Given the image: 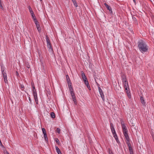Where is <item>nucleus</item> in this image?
<instances>
[{
  "mask_svg": "<svg viewBox=\"0 0 154 154\" xmlns=\"http://www.w3.org/2000/svg\"><path fill=\"white\" fill-rule=\"evenodd\" d=\"M32 87V90H35L36 89H35V86H33Z\"/></svg>",
  "mask_w": 154,
  "mask_h": 154,
  "instance_id": "40",
  "label": "nucleus"
},
{
  "mask_svg": "<svg viewBox=\"0 0 154 154\" xmlns=\"http://www.w3.org/2000/svg\"><path fill=\"white\" fill-rule=\"evenodd\" d=\"M29 101L30 102V103H31L32 101H31V98H30V97H29Z\"/></svg>",
  "mask_w": 154,
  "mask_h": 154,
  "instance_id": "38",
  "label": "nucleus"
},
{
  "mask_svg": "<svg viewBox=\"0 0 154 154\" xmlns=\"http://www.w3.org/2000/svg\"><path fill=\"white\" fill-rule=\"evenodd\" d=\"M71 95L72 97H75L74 92L73 93L71 94Z\"/></svg>",
  "mask_w": 154,
  "mask_h": 154,
  "instance_id": "33",
  "label": "nucleus"
},
{
  "mask_svg": "<svg viewBox=\"0 0 154 154\" xmlns=\"http://www.w3.org/2000/svg\"><path fill=\"white\" fill-rule=\"evenodd\" d=\"M60 131V129L59 128H57L56 130V132L58 133L59 134Z\"/></svg>",
  "mask_w": 154,
  "mask_h": 154,
  "instance_id": "26",
  "label": "nucleus"
},
{
  "mask_svg": "<svg viewBox=\"0 0 154 154\" xmlns=\"http://www.w3.org/2000/svg\"><path fill=\"white\" fill-rule=\"evenodd\" d=\"M51 118H54L55 117V114L53 112H52L51 113Z\"/></svg>",
  "mask_w": 154,
  "mask_h": 154,
  "instance_id": "17",
  "label": "nucleus"
},
{
  "mask_svg": "<svg viewBox=\"0 0 154 154\" xmlns=\"http://www.w3.org/2000/svg\"><path fill=\"white\" fill-rule=\"evenodd\" d=\"M82 76L85 85L88 83L87 78L85 73L83 72L82 73Z\"/></svg>",
  "mask_w": 154,
  "mask_h": 154,
  "instance_id": "6",
  "label": "nucleus"
},
{
  "mask_svg": "<svg viewBox=\"0 0 154 154\" xmlns=\"http://www.w3.org/2000/svg\"><path fill=\"white\" fill-rule=\"evenodd\" d=\"M68 85L69 89L72 88V83L71 81H69L68 83Z\"/></svg>",
  "mask_w": 154,
  "mask_h": 154,
  "instance_id": "14",
  "label": "nucleus"
},
{
  "mask_svg": "<svg viewBox=\"0 0 154 154\" xmlns=\"http://www.w3.org/2000/svg\"><path fill=\"white\" fill-rule=\"evenodd\" d=\"M55 148L56 151L58 154H62L60 149L57 146H56Z\"/></svg>",
  "mask_w": 154,
  "mask_h": 154,
  "instance_id": "13",
  "label": "nucleus"
},
{
  "mask_svg": "<svg viewBox=\"0 0 154 154\" xmlns=\"http://www.w3.org/2000/svg\"><path fill=\"white\" fill-rule=\"evenodd\" d=\"M99 91L101 96V97L102 98V99L103 100L104 98V95L102 90L100 87H99Z\"/></svg>",
  "mask_w": 154,
  "mask_h": 154,
  "instance_id": "8",
  "label": "nucleus"
},
{
  "mask_svg": "<svg viewBox=\"0 0 154 154\" xmlns=\"http://www.w3.org/2000/svg\"><path fill=\"white\" fill-rule=\"evenodd\" d=\"M120 122L122 125L124 135L127 141L128 142H129L130 141V139L128 133V131L127 129L122 120H121Z\"/></svg>",
  "mask_w": 154,
  "mask_h": 154,
  "instance_id": "2",
  "label": "nucleus"
},
{
  "mask_svg": "<svg viewBox=\"0 0 154 154\" xmlns=\"http://www.w3.org/2000/svg\"><path fill=\"white\" fill-rule=\"evenodd\" d=\"M68 77H69V76H68V75H67L66 76V79H68Z\"/></svg>",
  "mask_w": 154,
  "mask_h": 154,
  "instance_id": "41",
  "label": "nucleus"
},
{
  "mask_svg": "<svg viewBox=\"0 0 154 154\" xmlns=\"http://www.w3.org/2000/svg\"><path fill=\"white\" fill-rule=\"evenodd\" d=\"M41 2L42 1V0H40Z\"/></svg>",
  "mask_w": 154,
  "mask_h": 154,
  "instance_id": "44",
  "label": "nucleus"
},
{
  "mask_svg": "<svg viewBox=\"0 0 154 154\" xmlns=\"http://www.w3.org/2000/svg\"><path fill=\"white\" fill-rule=\"evenodd\" d=\"M72 0V2H74V0Z\"/></svg>",
  "mask_w": 154,
  "mask_h": 154,
  "instance_id": "43",
  "label": "nucleus"
},
{
  "mask_svg": "<svg viewBox=\"0 0 154 154\" xmlns=\"http://www.w3.org/2000/svg\"><path fill=\"white\" fill-rule=\"evenodd\" d=\"M72 98L73 99V101L74 102V103L75 104H76V99L75 97H72Z\"/></svg>",
  "mask_w": 154,
  "mask_h": 154,
  "instance_id": "24",
  "label": "nucleus"
},
{
  "mask_svg": "<svg viewBox=\"0 0 154 154\" xmlns=\"http://www.w3.org/2000/svg\"><path fill=\"white\" fill-rule=\"evenodd\" d=\"M4 153L5 154H9V152L7 151H4Z\"/></svg>",
  "mask_w": 154,
  "mask_h": 154,
  "instance_id": "34",
  "label": "nucleus"
},
{
  "mask_svg": "<svg viewBox=\"0 0 154 154\" xmlns=\"http://www.w3.org/2000/svg\"><path fill=\"white\" fill-rule=\"evenodd\" d=\"M46 41L47 42V45L48 47V48H49L50 49L52 48V47H51V43L50 42V41L49 40V38L48 36H46Z\"/></svg>",
  "mask_w": 154,
  "mask_h": 154,
  "instance_id": "7",
  "label": "nucleus"
},
{
  "mask_svg": "<svg viewBox=\"0 0 154 154\" xmlns=\"http://www.w3.org/2000/svg\"><path fill=\"white\" fill-rule=\"evenodd\" d=\"M104 5L107 8V9L109 10V11H111L112 9L111 7L108 5L106 3H104Z\"/></svg>",
  "mask_w": 154,
  "mask_h": 154,
  "instance_id": "11",
  "label": "nucleus"
},
{
  "mask_svg": "<svg viewBox=\"0 0 154 154\" xmlns=\"http://www.w3.org/2000/svg\"><path fill=\"white\" fill-rule=\"evenodd\" d=\"M85 85H86V86H87L88 88V89L90 90H91V88H90V87L89 85V83L85 84Z\"/></svg>",
  "mask_w": 154,
  "mask_h": 154,
  "instance_id": "23",
  "label": "nucleus"
},
{
  "mask_svg": "<svg viewBox=\"0 0 154 154\" xmlns=\"http://www.w3.org/2000/svg\"><path fill=\"white\" fill-rule=\"evenodd\" d=\"M35 102L37 104L38 103L37 94V93L33 94Z\"/></svg>",
  "mask_w": 154,
  "mask_h": 154,
  "instance_id": "9",
  "label": "nucleus"
},
{
  "mask_svg": "<svg viewBox=\"0 0 154 154\" xmlns=\"http://www.w3.org/2000/svg\"><path fill=\"white\" fill-rule=\"evenodd\" d=\"M20 88L23 91L24 90V87L23 85H20Z\"/></svg>",
  "mask_w": 154,
  "mask_h": 154,
  "instance_id": "27",
  "label": "nucleus"
},
{
  "mask_svg": "<svg viewBox=\"0 0 154 154\" xmlns=\"http://www.w3.org/2000/svg\"><path fill=\"white\" fill-rule=\"evenodd\" d=\"M110 127L114 137L115 138L117 142H118L117 140H118V137L116 134L114 127L112 123H111L110 124Z\"/></svg>",
  "mask_w": 154,
  "mask_h": 154,
  "instance_id": "3",
  "label": "nucleus"
},
{
  "mask_svg": "<svg viewBox=\"0 0 154 154\" xmlns=\"http://www.w3.org/2000/svg\"><path fill=\"white\" fill-rule=\"evenodd\" d=\"M42 130L44 135L46 134L45 130L44 128H42Z\"/></svg>",
  "mask_w": 154,
  "mask_h": 154,
  "instance_id": "19",
  "label": "nucleus"
},
{
  "mask_svg": "<svg viewBox=\"0 0 154 154\" xmlns=\"http://www.w3.org/2000/svg\"><path fill=\"white\" fill-rule=\"evenodd\" d=\"M36 26L37 28H39V27H40V25L39 24H36Z\"/></svg>",
  "mask_w": 154,
  "mask_h": 154,
  "instance_id": "36",
  "label": "nucleus"
},
{
  "mask_svg": "<svg viewBox=\"0 0 154 154\" xmlns=\"http://www.w3.org/2000/svg\"><path fill=\"white\" fill-rule=\"evenodd\" d=\"M69 90L71 94L72 93H74L73 90V88L69 89Z\"/></svg>",
  "mask_w": 154,
  "mask_h": 154,
  "instance_id": "28",
  "label": "nucleus"
},
{
  "mask_svg": "<svg viewBox=\"0 0 154 154\" xmlns=\"http://www.w3.org/2000/svg\"><path fill=\"white\" fill-rule=\"evenodd\" d=\"M38 30V32H40V31L41 30V29H40V28L39 27V28H37Z\"/></svg>",
  "mask_w": 154,
  "mask_h": 154,
  "instance_id": "37",
  "label": "nucleus"
},
{
  "mask_svg": "<svg viewBox=\"0 0 154 154\" xmlns=\"http://www.w3.org/2000/svg\"><path fill=\"white\" fill-rule=\"evenodd\" d=\"M32 92H33V94L37 93L36 90L35 89V90H32Z\"/></svg>",
  "mask_w": 154,
  "mask_h": 154,
  "instance_id": "32",
  "label": "nucleus"
},
{
  "mask_svg": "<svg viewBox=\"0 0 154 154\" xmlns=\"http://www.w3.org/2000/svg\"><path fill=\"white\" fill-rule=\"evenodd\" d=\"M137 47L142 53L147 52L148 49V46L146 43L142 40H140L138 42Z\"/></svg>",
  "mask_w": 154,
  "mask_h": 154,
  "instance_id": "1",
  "label": "nucleus"
},
{
  "mask_svg": "<svg viewBox=\"0 0 154 154\" xmlns=\"http://www.w3.org/2000/svg\"><path fill=\"white\" fill-rule=\"evenodd\" d=\"M140 99L141 103L143 104L144 105L145 104V100L144 99L143 97H141L140 98Z\"/></svg>",
  "mask_w": 154,
  "mask_h": 154,
  "instance_id": "12",
  "label": "nucleus"
},
{
  "mask_svg": "<svg viewBox=\"0 0 154 154\" xmlns=\"http://www.w3.org/2000/svg\"><path fill=\"white\" fill-rule=\"evenodd\" d=\"M30 14H31V16L32 17V18L33 19H35V18H36V17L35 15V14L33 13V11H32L31 12H30Z\"/></svg>",
  "mask_w": 154,
  "mask_h": 154,
  "instance_id": "15",
  "label": "nucleus"
},
{
  "mask_svg": "<svg viewBox=\"0 0 154 154\" xmlns=\"http://www.w3.org/2000/svg\"><path fill=\"white\" fill-rule=\"evenodd\" d=\"M28 8L30 12L33 11L31 7L30 6H29Z\"/></svg>",
  "mask_w": 154,
  "mask_h": 154,
  "instance_id": "29",
  "label": "nucleus"
},
{
  "mask_svg": "<svg viewBox=\"0 0 154 154\" xmlns=\"http://www.w3.org/2000/svg\"><path fill=\"white\" fill-rule=\"evenodd\" d=\"M125 91L126 92V93L127 94V95L128 97L130 99L131 98V95L130 91L129 89H128L127 90H125Z\"/></svg>",
  "mask_w": 154,
  "mask_h": 154,
  "instance_id": "10",
  "label": "nucleus"
},
{
  "mask_svg": "<svg viewBox=\"0 0 154 154\" xmlns=\"http://www.w3.org/2000/svg\"><path fill=\"white\" fill-rule=\"evenodd\" d=\"M31 84H32V87L33 86H35L34 84L33 83H32Z\"/></svg>",
  "mask_w": 154,
  "mask_h": 154,
  "instance_id": "39",
  "label": "nucleus"
},
{
  "mask_svg": "<svg viewBox=\"0 0 154 154\" xmlns=\"http://www.w3.org/2000/svg\"><path fill=\"white\" fill-rule=\"evenodd\" d=\"M33 20L36 25V24H38V22L37 20L36 19V18H35V19H33Z\"/></svg>",
  "mask_w": 154,
  "mask_h": 154,
  "instance_id": "21",
  "label": "nucleus"
},
{
  "mask_svg": "<svg viewBox=\"0 0 154 154\" xmlns=\"http://www.w3.org/2000/svg\"><path fill=\"white\" fill-rule=\"evenodd\" d=\"M109 154H113L112 151L110 149H109Z\"/></svg>",
  "mask_w": 154,
  "mask_h": 154,
  "instance_id": "30",
  "label": "nucleus"
},
{
  "mask_svg": "<svg viewBox=\"0 0 154 154\" xmlns=\"http://www.w3.org/2000/svg\"><path fill=\"white\" fill-rule=\"evenodd\" d=\"M67 82V83L69 82V81H70V79L69 78V77H68V79H66Z\"/></svg>",
  "mask_w": 154,
  "mask_h": 154,
  "instance_id": "35",
  "label": "nucleus"
},
{
  "mask_svg": "<svg viewBox=\"0 0 154 154\" xmlns=\"http://www.w3.org/2000/svg\"><path fill=\"white\" fill-rule=\"evenodd\" d=\"M56 142L58 144H59L60 143V141L58 138H56L55 139Z\"/></svg>",
  "mask_w": 154,
  "mask_h": 154,
  "instance_id": "20",
  "label": "nucleus"
},
{
  "mask_svg": "<svg viewBox=\"0 0 154 154\" xmlns=\"http://www.w3.org/2000/svg\"><path fill=\"white\" fill-rule=\"evenodd\" d=\"M44 138L46 141H48V138L47 135V134L44 135Z\"/></svg>",
  "mask_w": 154,
  "mask_h": 154,
  "instance_id": "25",
  "label": "nucleus"
},
{
  "mask_svg": "<svg viewBox=\"0 0 154 154\" xmlns=\"http://www.w3.org/2000/svg\"><path fill=\"white\" fill-rule=\"evenodd\" d=\"M73 2L74 4V5L75 7H77V4L76 3L75 0H74V2Z\"/></svg>",
  "mask_w": 154,
  "mask_h": 154,
  "instance_id": "31",
  "label": "nucleus"
},
{
  "mask_svg": "<svg viewBox=\"0 0 154 154\" xmlns=\"http://www.w3.org/2000/svg\"><path fill=\"white\" fill-rule=\"evenodd\" d=\"M122 81L123 85L125 89V90H127L128 89H129V86L128 82L127 80L126 77L125 76L122 78Z\"/></svg>",
  "mask_w": 154,
  "mask_h": 154,
  "instance_id": "4",
  "label": "nucleus"
},
{
  "mask_svg": "<svg viewBox=\"0 0 154 154\" xmlns=\"http://www.w3.org/2000/svg\"><path fill=\"white\" fill-rule=\"evenodd\" d=\"M128 149L130 152H133V150L132 147H131L130 146H129V145H128Z\"/></svg>",
  "mask_w": 154,
  "mask_h": 154,
  "instance_id": "16",
  "label": "nucleus"
},
{
  "mask_svg": "<svg viewBox=\"0 0 154 154\" xmlns=\"http://www.w3.org/2000/svg\"><path fill=\"white\" fill-rule=\"evenodd\" d=\"M130 154H133V152H130Z\"/></svg>",
  "mask_w": 154,
  "mask_h": 154,
  "instance_id": "42",
  "label": "nucleus"
},
{
  "mask_svg": "<svg viewBox=\"0 0 154 154\" xmlns=\"http://www.w3.org/2000/svg\"><path fill=\"white\" fill-rule=\"evenodd\" d=\"M2 73L3 76V79L5 83H8V80L7 74L4 72V70L2 69Z\"/></svg>",
  "mask_w": 154,
  "mask_h": 154,
  "instance_id": "5",
  "label": "nucleus"
},
{
  "mask_svg": "<svg viewBox=\"0 0 154 154\" xmlns=\"http://www.w3.org/2000/svg\"><path fill=\"white\" fill-rule=\"evenodd\" d=\"M0 8L3 10L4 9L1 0H0Z\"/></svg>",
  "mask_w": 154,
  "mask_h": 154,
  "instance_id": "18",
  "label": "nucleus"
},
{
  "mask_svg": "<svg viewBox=\"0 0 154 154\" xmlns=\"http://www.w3.org/2000/svg\"><path fill=\"white\" fill-rule=\"evenodd\" d=\"M33 20L36 25V24H38V22L37 20L36 19V18H35V19H33Z\"/></svg>",
  "mask_w": 154,
  "mask_h": 154,
  "instance_id": "22",
  "label": "nucleus"
},
{
  "mask_svg": "<svg viewBox=\"0 0 154 154\" xmlns=\"http://www.w3.org/2000/svg\"><path fill=\"white\" fill-rule=\"evenodd\" d=\"M134 1V2H135V0H133Z\"/></svg>",
  "mask_w": 154,
  "mask_h": 154,
  "instance_id": "45",
  "label": "nucleus"
}]
</instances>
